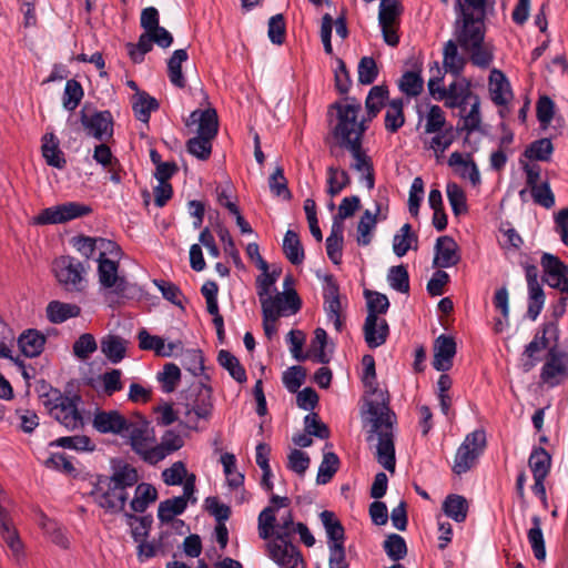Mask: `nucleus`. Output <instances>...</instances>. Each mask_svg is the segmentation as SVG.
I'll list each match as a JSON object with an SVG mask.
<instances>
[{"mask_svg": "<svg viewBox=\"0 0 568 568\" xmlns=\"http://www.w3.org/2000/svg\"><path fill=\"white\" fill-rule=\"evenodd\" d=\"M364 372L362 381L369 393L367 400V419L371 424V434L367 438L375 447L377 462L388 471L394 473L396 466L393 425L395 415L388 407V396L376 385L375 361L372 355H364L362 359Z\"/></svg>", "mask_w": 568, "mask_h": 568, "instance_id": "nucleus-1", "label": "nucleus"}, {"mask_svg": "<svg viewBox=\"0 0 568 568\" xmlns=\"http://www.w3.org/2000/svg\"><path fill=\"white\" fill-rule=\"evenodd\" d=\"M336 110V124L332 131L336 146L342 149L361 143L367 130V120L359 119L362 105L355 99L347 98L332 105Z\"/></svg>", "mask_w": 568, "mask_h": 568, "instance_id": "nucleus-2", "label": "nucleus"}, {"mask_svg": "<svg viewBox=\"0 0 568 568\" xmlns=\"http://www.w3.org/2000/svg\"><path fill=\"white\" fill-rule=\"evenodd\" d=\"M81 398L78 395H63L59 389H50L42 396V403L51 417L69 430L83 426V417L79 410Z\"/></svg>", "mask_w": 568, "mask_h": 568, "instance_id": "nucleus-3", "label": "nucleus"}, {"mask_svg": "<svg viewBox=\"0 0 568 568\" xmlns=\"http://www.w3.org/2000/svg\"><path fill=\"white\" fill-rule=\"evenodd\" d=\"M98 276L100 290L104 298L112 304L115 298L123 297L129 288L126 278L119 274V264L105 256L98 257Z\"/></svg>", "mask_w": 568, "mask_h": 568, "instance_id": "nucleus-4", "label": "nucleus"}, {"mask_svg": "<svg viewBox=\"0 0 568 568\" xmlns=\"http://www.w3.org/2000/svg\"><path fill=\"white\" fill-rule=\"evenodd\" d=\"M486 447V434L483 429H476L466 435L458 447L453 471L457 475L467 473L475 464Z\"/></svg>", "mask_w": 568, "mask_h": 568, "instance_id": "nucleus-5", "label": "nucleus"}, {"mask_svg": "<svg viewBox=\"0 0 568 568\" xmlns=\"http://www.w3.org/2000/svg\"><path fill=\"white\" fill-rule=\"evenodd\" d=\"M123 437L129 438L132 449L149 463V455L155 443V433L151 423L142 416L128 419V427Z\"/></svg>", "mask_w": 568, "mask_h": 568, "instance_id": "nucleus-6", "label": "nucleus"}, {"mask_svg": "<svg viewBox=\"0 0 568 568\" xmlns=\"http://www.w3.org/2000/svg\"><path fill=\"white\" fill-rule=\"evenodd\" d=\"M485 18L471 12L458 14L455 26L456 42L463 48H476L485 40Z\"/></svg>", "mask_w": 568, "mask_h": 568, "instance_id": "nucleus-7", "label": "nucleus"}, {"mask_svg": "<svg viewBox=\"0 0 568 568\" xmlns=\"http://www.w3.org/2000/svg\"><path fill=\"white\" fill-rule=\"evenodd\" d=\"M346 150L351 153L353 159L351 163V169L361 174L359 181L365 183L368 190L374 189L375 186V178H374V166L371 156L363 149V143L352 144L349 146L342 148L337 150L332 146L329 152L331 155L334 156L337 161H341L344 158V151Z\"/></svg>", "mask_w": 568, "mask_h": 568, "instance_id": "nucleus-8", "label": "nucleus"}, {"mask_svg": "<svg viewBox=\"0 0 568 568\" xmlns=\"http://www.w3.org/2000/svg\"><path fill=\"white\" fill-rule=\"evenodd\" d=\"M57 280L68 291H81L87 268L84 264L72 256H60L53 262Z\"/></svg>", "mask_w": 568, "mask_h": 568, "instance_id": "nucleus-9", "label": "nucleus"}, {"mask_svg": "<svg viewBox=\"0 0 568 568\" xmlns=\"http://www.w3.org/2000/svg\"><path fill=\"white\" fill-rule=\"evenodd\" d=\"M90 212L91 209L88 205L78 202H67L42 210L33 217V223L38 225L60 224L87 215Z\"/></svg>", "mask_w": 568, "mask_h": 568, "instance_id": "nucleus-10", "label": "nucleus"}, {"mask_svg": "<svg viewBox=\"0 0 568 568\" xmlns=\"http://www.w3.org/2000/svg\"><path fill=\"white\" fill-rule=\"evenodd\" d=\"M195 493V476L191 474L184 481L183 495L165 499L159 504L158 518L162 523H170L178 515H181L186 509L187 503H196L194 497Z\"/></svg>", "mask_w": 568, "mask_h": 568, "instance_id": "nucleus-11", "label": "nucleus"}, {"mask_svg": "<svg viewBox=\"0 0 568 568\" xmlns=\"http://www.w3.org/2000/svg\"><path fill=\"white\" fill-rule=\"evenodd\" d=\"M92 496L105 511L118 514L124 509L129 494L103 477L98 481Z\"/></svg>", "mask_w": 568, "mask_h": 568, "instance_id": "nucleus-12", "label": "nucleus"}, {"mask_svg": "<svg viewBox=\"0 0 568 568\" xmlns=\"http://www.w3.org/2000/svg\"><path fill=\"white\" fill-rule=\"evenodd\" d=\"M568 377V354L552 344L549 347L546 362L541 368V381L555 387Z\"/></svg>", "mask_w": 568, "mask_h": 568, "instance_id": "nucleus-13", "label": "nucleus"}, {"mask_svg": "<svg viewBox=\"0 0 568 568\" xmlns=\"http://www.w3.org/2000/svg\"><path fill=\"white\" fill-rule=\"evenodd\" d=\"M261 306L262 313H267L270 317L290 316L300 311L301 300L295 290H287L274 296L265 297Z\"/></svg>", "mask_w": 568, "mask_h": 568, "instance_id": "nucleus-14", "label": "nucleus"}, {"mask_svg": "<svg viewBox=\"0 0 568 568\" xmlns=\"http://www.w3.org/2000/svg\"><path fill=\"white\" fill-rule=\"evenodd\" d=\"M268 556L281 568L305 565L300 550L290 540H272L267 544Z\"/></svg>", "mask_w": 568, "mask_h": 568, "instance_id": "nucleus-15", "label": "nucleus"}, {"mask_svg": "<svg viewBox=\"0 0 568 568\" xmlns=\"http://www.w3.org/2000/svg\"><path fill=\"white\" fill-rule=\"evenodd\" d=\"M478 95L470 89V83L466 79L453 81L447 88L440 91L437 101H444L445 105L450 109H464Z\"/></svg>", "mask_w": 568, "mask_h": 568, "instance_id": "nucleus-16", "label": "nucleus"}, {"mask_svg": "<svg viewBox=\"0 0 568 568\" xmlns=\"http://www.w3.org/2000/svg\"><path fill=\"white\" fill-rule=\"evenodd\" d=\"M81 123L87 133L103 141L113 134V118L110 111H97L92 114L82 113Z\"/></svg>", "mask_w": 568, "mask_h": 568, "instance_id": "nucleus-17", "label": "nucleus"}, {"mask_svg": "<svg viewBox=\"0 0 568 568\" xmlns=\"http://www.w3.org/2000/svg\"><path fill=\"white\" fill-rule=\"evenodd\" d=\"M324 311L327 320L334 324L337 332L343 328L342 321V303L339 300L338 285L333 276L325 277V285L323 290Z\"/></svg>", "mask_w": 568, "mask_h": 568, "instance_id": "nucleus-18", "label": "nucleus"}, {"mask_svg": "<svg viewBox=\"0 0 568 568\" xmlns=\"http://www.w3.org/2000/svg\"><path fill=\"white\" fill-rule=\"evenodd\" d=\"M559 328L554 322L544 324L542 331L538 332L534 339L526 346L525 355L532 359L529 364H525L526 369H530L536 364L535 355L545 348H549L552 344L558 345Z\"/></svg>", "mask_w": 568, "mask_h": 568, "instance_id": "nucleus-19", "label": "nucleus"}, {"mask_svg": "<svg viewBox=\"0 0 568 568\" xmlns=\"http://www.w3.org/2000/svg\"><path fill=\"white\" fill-rule=\"evenodd\" d=\"M93 428L101 434L124 436L128 418L119 410H97L92 420Z\"/></svg>", "mask_w": 568, "mask_h": 568, "instance_id": "nucleus-20", "label": "nucleus"}, {"mask_svg": "<svg viewBox=\"0 0 568 568\" xmlns=\"http://www.w3.org/2000/svg\"><path fill=\"white\" fill-rule=\"evenodd\" d=\"M73 246L85 257H93L94 253L99 252V257L105 256L106 253L118 255L119 246L106 239L102 237H90V236H77L73 237Z\"/></svg>", "mask_w": 568, "mask_h": 568, "instance_id": "nucleus-21", "label": "nucleus"}, {"mask_svg": "<svg viewBox=\"0 0 568 568\" xmlns=\"http://www.w3.org/2000/svg\"><path fill=\"white\" fill-rule=\"evenodd\" d=\"M186 125H196L197 135L207 136L214 139L219 131V119L215 109L207 108L205 110H194Z\"/></svg>", "mask_w": 568, "mask_h": 568, "instance_id": "nucleus-22", "label": "nucleus"}, {"mask_svg": "<svg viewBox=\"0 0 568 568\" xmlns=\"http://www.w3.org/2000/svg\"><path fill=\"white\" fill-rule=\"evenodd\" d=\"M364 339L369 348H377L385 344L389 326L385 318L367 315L363 326Z\"/></svg>", "mask_w": 568, "mask_h": 568, "instance_id": "nucleus-23", "label": "nucleus"}, {"mask_svg": "<svg viewBox=\"0 0 568 568\" xmlns=\"http://www.w3.org/2000/svg\"><path fill=\"white\" fill-rule=\"evenodd\" d=\"M460 260L458 246L455 240L448 235L437 239L435 244V256L433 265L435 267H452Z\"/></svg>", "mask_w": 568, "mask_h": 568, "instance_id": "nucleus-24", "label": "nucleus"}, {"mask_svg": "<svg viewBox=\"0 0 568 568\" xmlns=\"http://www.w3.org/2000/svg\"><path fill=\"white\" fill-rule=\"evenodd\" d=\"M455 354L456 343L454 338L444 334L438 336L434 344V368L438 372L450 369Z\"/></svg>", "mask_w": 568, "mask_h": 568, "instance_id": "nucleus-25", "label": "nucleus"}, {"mask_svg": "<svg viewBox=\"0 0 568 568\" xmlns=\"http://www.w3.org/2000/svg\"><path fill=\"white\" fill-rule=\"evenodd\" d=\"M184 445V440L180 433L175 430H166L161 437L159 444L154 443L153 449L149 455V464H156L163 460L166 456L179 450Z\"/></svg>", "mask_w": 568, "mask_h": 568, "instance_id": "nucleus-26", "label": "nucleus"}, {"mask_svg": "<svg viewBox=\"0 0 568 568\" xmlns=\"http://www.w3.org/2000/svg\"><path fill=\"white\" fill-rule=\"evenodd\" d=\"M41 152L48 165L62 170L67 165L64 153L60 149V141L52 132H48L41 140Z\"/></svg>", "mask_w": 568, "mask_h": 568, "instance_id": "nucleus-27", "label": "nucleus"}, {"mask_svg": "<svg viewBox=\"0 0 568 568\" xmlns=\"http://www.w3.org/2000/svg\"><path fill=\"white\" fill-rule=\"evenodd\" d=\"M489 94L497 105H506L513 97L507 78L497 69H493L489 74Z\"/></svg>", "mask_w": 568, "mask_h": 568, "instance_id": "nucleus-28", "label": "nucleus"}, {"mask_svg": "<svg viewBox=\"0 0 568 568\" xmlns=\"http://www.w3.org/2000/svg\"><path fill=\"white\" fill-rule=\"evenodd\" d=\"M448 165L454 168L463 179H468L473 185L480 182V174L470 154L466 156L459 152H453L448 159Z\"/></svg>", "mask_w": 568, "mask_h": 568, "instance_id": "nucleus-29", "label": "nucleus"}, {"mask_svg": "<svg viewBox=\"0 0 568 568\" xmlns=\"http://www.w3.org/2000/svg\"><path fill=\"white\" fill-rule=\"evenodd\" d=\"M467 63V59L459 53L457 42L448 40L443 49V68L446 73L459 77Z\"/></svg>", "mask_w": 568, "mask_h": 568, "instance_id": "nucleus-30", "label": "nucleus"}, {"mask_svg": "<svg viewBox=\"0 0 568 568\" xmlns=\"http://www.w3.org/2000/svg\"><path fill=\"white\" fill-rule=\"evenodd\" d=\"M128 341L119 335L108 334L100 341V348L112 363H120L126 355Z\"/></svg>", "mask_w": 568, "mask_h": 568, "instance_id": "nucleus-31", "label": "nucleus"}, {"mask_svg": "<svg viewBox=\"0 0 568 568\" xmlns=\"http://www.w3.org/2000/svg\"><path fill=\"white\" fill-rule=\"evenodd\" d=\"M0 534L3 541L7 544L9 549L12 552V556L17 561H20L23 557L22 551V542L16 531V529L11 526L10 520L7 516L6 510L0 506Z\"/></svg>", "mask_w": 568, "mask_h": 568, "instance_id": "nucleus-32", "label": "nucleus"}, {"mask_svg": "<svg viewBox=\"0 0 568 568\" xmlns=\"http://www.w3.org/2000/svg\"><path fill=\"white\" fill-rule=\"evenodd\" d=\"M381 214V205L375 204V213L366 210L359 219L357 224V244L367 246L373 240V233L377 225V216Z\"/></svg>", "mask_w": 568, "mask_h": 568, "instance_id": "nucleus-33", "label": "nucleus"}, {"mask_svg": "<svg viewBox=\"0 0 568 568\" xmlns=\"http://www.w3.org/2000/svg\"><path fill=\"white\" fill-rule=\"evenodd\" d=\"M132 109L135 118L148 124L150 115L159 109V102L145 91H138L132 97Z\"/></svg>", "mask_w": 568, "mask_h": 568, "instance_id": "nucleus-34", "label": "nucleus"}, {"mask_svg": "<svg viewBox=\"0 0 568 568\" xmlns=\"http://www.w3.org/2000/svg\"><path fill=\"white\" fill-rule=\"evenodd\" d=\"M111 484L120 487L122 490L135 486L139 481L138 470L129 464H119L113 467L111 476L105 477Z\"/></svg>", "mask_w": 568, "mask_h": 568, "instance_id": "nucleus-35", "label": "nucleus"}, {"mask_svg": "<svg viewBox=\"0 0 568 568\" xmlns=\"http://www.w3.org/2000/svg\"><path fill=\"white\" fill-rule=\"evenodd\" d=\"M418 237L412 232V225L406 223L399 231L394 235L393 239V251L398 257H403L406 253L413 248L417 250Z\"/></svg>", "mask_w": 568, "mask_h": 568, "instance_id": "nucleus-36", "label": "nucleus"}, {"mask_svg": "<svg viewBox=\"0 0 568 568\" xmlns=\"http://www.w3.org/2000/svg\"><path fill=\"white\" fill-rule=\"evenodd\" d=\"M320 519L326 532L327 545L345 541L344 527L333 511L323 510L320 514Z\"/></svg>", "mask_w": 568, "mask_h": 568, "instance_id": "nucleus-37", "label": "nucleus"}, {"mask_svg": "<svg viewBox=\"0 0 568 568\" xmlns=\"http://www.w3.org/2000/svg\"><path fill=\"white\" fill-rule=\"evenodd\" d=\"M189 59L185 49L175 50L168 60V77L170 82L180 89L186 85V80L182 72V63Z\"/></svg>", "mask_w": 568, "mask_h": 568, "instance_id": "nucleus-38", "label": "nucleus"}, {"mask_svg": "<svg viewBox=\"0 0 568 568\" xmlns=\"http://www.w3.org/2000/svg\"><path fill=\"white\" fill-rule=\"evenodd\" d=\"M81 308L75 304L52 301L47 306V317L51 323L60 324L69 318L77 317Z\"/></svg>", "mask_w": 568, "mask_h": 568, "instance_id": "nucleus-39", "label": "nucleus"}, {"mask_svg": "<svg viewBox=\"0 0 568 568\" xmlns=\"http://www.w3.org/2000/svg\"><path fill=\"white\" fill-rule=\"evenodd\" d=\"M344 243V226L332 223L329 235L326 237V253L328 258L336 265L342 262Z\"/></svg>", "mask_w": 568, "mask_h": 568, "instance_id": "nucleus-40", "label": "nucleus"}, {"mask_svg": "<svg viewBox=\"0 0 568 568\" xmlns=\"http://www.w3.org/2000/svg\"><path fill=\"white\" fill-rule=\"evenodd\" d=\"M156 498V489L151 484L141 483L135 487L134 497L130 503V507L134 513H143Z\"/></svg>", "mask_w": 568, "mask_h": 568, "instance_id": "nucleus-41", "label": "nucleus"}, {"mask_svg": "<svg viewBox=\"0 0 568 568\" xmlns=\"http://www.w3.org/2000/svg\"><path fill=\"white\" fill-rule=\"evenodd\" d=\"M44 343L45 337L36 329L24 332L18 339L19 347L27 357H36L40 355Z\"/></svg>", "mask_w": 568, "mask_h": 568, "instance_id": "nucleus-42", "label": "nucleus"}, {"mask_svg": "<svg viewBox=\"0 0 568 568\" xmlns=\"http://www.w3.org/2000/svg\"><path fill=\"white\" fill-rule=\"evenodd\" d=\"M443 511L456 523H463L468 513L467 499L460 495H448L443 503Z\"/></svg>", "mask_w": 568, "mask_h": 568, "instance_id": "nucleus-43", "label": "nucleus"}, {"mask_svg": "<svg viewBox=\"0 0 568 568\" xmlns=\"http://www.w3.org/2000/svg\"><path fill=\"white\" fill-rule=\"evenodd\" d=\"M283 252L286 258L294 265L304 261V248L296 232L287 230L283 239Z\"/></svg>", "mask_w": 568, "mask_h": 568, "instance_id": "nucleus-44", "label": "nucleus"}, {"mask_svg": "<svg viewBox=\"0 0 568 568\" xmlns=\"http://www.w3.org/2000/svg\"><path fill=\"white\" fill-rule=\"evenodd\" d=\"M528 465L534 477L546 478L550 471L551 457L545 448L537 447L532 449Z\"/></svg>", "mask_w": 568, "mask_h": 568, "instance_id": "nucleus-45", "label": "nucleus"}, {"mask_svg": "<svg viewBox=\"0 0 568 568\" xmlns=\"http://www.w3.org/2000/svg\"><path fill=\"white\" fill-rule=\"evenodd\" d=\"M351 184L348 172L338 165L327 168V193L333 197Z\"/></svg>", "mask_w": 568, "mask_h": 568, "instance_id": "nucleus-46", "label": "nucleus"}, {"mask_svg": "<svg viewBox=\"0 0 568 568\" xmlns=\"http://www.w3.org/2000/svg\"><path fill=\"white\" fill-rule=\"evenodd\" d=\"M404 103L402 99L392 100L386 106L385 113V128L387 131L395 133L405 123L404 118Z\"/></svg>", "mask_w": 568, "mask_h": 568, "instance_id": "nucleus-47", "label": "nucleus"}, {"mask_svg": "<svg viewBox=\"0 0 568 568\" xmlns=\"http://www.w3.org/2000/svg\"><path fill=\"white\" fill-rule=\"evenodd\" d=\"M468 105L470 106L469 110H467V105H465L464 109L458 110L459 116L463 121V130L467 131V133H471L474 131H477L481 123L479 98H475L473 101L468 103Z\"/></svg>", "mask_w": 568, "mask_h": 568, "instance_id": "nucleus-48", "label": "nucleus"}, {"mask_svg": "<svg viewBox=\"0 0 568 568\" xmlns=\"http://www.w3.org/2000/svg\"><path fill=\"white\" fill-rule=\"evenodd\" d=\"M532 527L528 530V541L531 546L532 552L538 560H545L546 548L541 530V519L539 516L531 517Z\"/></svg>", "mask_w": 568, "mask_h": 568, "instance_id": "nucleus-49", "label": "nucleus"}, {"mask_svg": "<svg viewBox=\"0 0 568 568\" xmlns=\"http://www.w3.org/2000/svg\"><path fill=\"white\" fill-rule=\"evenodd\" d=\"M217 362L236 382H246V372L240 361L232 353L225 349L220 351Z\"/></svg>", "mask_w": 568, "mask_h": 568, "instance_id": "nucleus-50", "label": "nucleus"}, {"mask_svg": "<svg viewBox=\"0 0 568 568\" xmlns=\"http://www.w3.org/2000/svg\"><path fill=\"white\" fill-rule=\"evenodd\" d=\"M339 467V458L333 452H324L323 459L320 464L316 483L318 485L327 484Z\"/></svg>", "mask_w": 568, "mask_h": 568, "instance_id": "nucleus-51", "label": "nucleus"}, {"mask_svg": "<svg viewBox=\"0 0 568 568\" xmlns=\"http://www.w3.org/2000/svg\"><path fill=\"white\" fill-rule=\"evenodd\" d=\"M49 446L68 448L75 452H93L95 448V445L92 443V440L84 435L60 437L51 442Z\"/></svg>", "mask_w": 568, "mask_h": 568, "instance_id": "nucleus-52", "label": "nucleus"}, {"mask_svg": "<svg viewBox=\"0 0 568 568\" xmlns=\"http://www.w3.org/2000/svg\"><path fill=\"white\" fill-rule=\"evenodd\" d=\"M161 388L164 393H172L178 387L181 379V369L174 363H166L162 372L156 375Z\"/></svg>", "mask_w": 568, "mask_h": 568, "instance_id": "nucleus-53", "label": "nucleus"}, {"mask_svg": "<svg viewBox=\"0 0 568 568\" xmlns=\"http://www.w3.org/2000/svg\"><path fill=\"white\" fill-rule=\"evenodd\" d=\"M180 362L193 376H200L204 371L203 355L200 349H183L180 353Z\"/></svg>", "mask_w": 568, "mask_h": 568, "instance_id": "nucleus-54", "label": "nucleus"}, {"mask_svg": "<svg viewBox=\"0 0 568 568\" xmlns=\"http://www.w3.org/2000/svg\"><path fill=\"white\" fill-rule=\"evenodd\" d=\"M554 152L550 139L542 138L531 142L525 150L524 155L529 160L549 161Z\"/></svg>", "mask_w": 568, "mask_h": 568, "instance_id": "nucleus-55", "label": "nucleus"}, {"mask_svg": "<svg viewBox=\"0 0 568 568\" xmlns=\"http://www.w3.org/2000/svg\"><path fill=\"white\" fill-rule=\"evenodd\" d=\"M446 193L454 215L465 214L467 212V202L463 189L457 183L449 182L446 185Z\"/></svg>", "mask_w": 568, "mask_h": 568, "instance_id": "nucleus-56", "label": "nucleus"}, {"mask_svg": "<svg viewBox=\"0 0 568 568\" xmlns=\"http://www.w3.org/2000/svg\"><path fill=\"white\" fill-rule=\"evenodd\" d=\"M387 98L388 90L385 87L375 85L369 90L365 101L368 121L379 112Z\"/></svg>", "mask_w": 568, "mask_h": 568, "instance_id": "nucleus-57", "label": "nucleus"}, {"mask_svg": "<svg viewBox=\"0 0 568 568\" xmlns=\"http://www.w3.org/2000/svg\"><path fill=\"white\" fill-rule=\"evenodd\" d=\"M221 463L231 488H237L243 485L244 475L236 470V458L233 454L225 453L221 456Z\"/></svg>", "mask_w": 568, "mask_h": 568, "instance_id": "nucleus-58", "label": "nucleus"}, {"mask_svg": "<svg viewBox=\"0 0 568 568\" xmlns=\"http://www.w3.org/2000/svg\"><path fill=\"white\" fill-rule=\"evenodd\" d=\"M387 281L392 288L400 293L409 291V275L405 265L392 266L388 270Z\"/></svg>", "mask_w": 568, "mask_h": 568, "instance_id": "nucleus-59", "label": "nucleus"}, {"mask_svg": "<svg viewBox=\"0 0 568 568\" xmlns=\"http://www.w3.org/2000/svg\"><path fill=\"white\" fill-rule=\"evenodd\" d=\"M153 41L149 32H143L138 40L136 44L128 43V53L134 63H141L144 55L152 50Z\"/></svg>", "mask_w": 568, "mask_h": 568, "instance_id": "nucleus-60", "label": "nucleus"}, {"mask_svg": "<svg viewBox=\"0 0 568 568\" xmlns=\"http://www.w3.org/2000/svg\"><path fill=\"white\" fill-rule=\"evenodd\" d=\"M424 88V81L419 73L405 72L399 80V89L408 97H417Z\"/></svg>", "mask_w": 568, "mask_h": 568, "instance_id": "nucleus-61", "label": "nucleus"}, {"mask_svg": "<svg viewBox=\"0 0 568 568\" xmlns=\"http://www.w3.org/2000/svg\"><path fill=\"white\" fill-rule=\"evenodd\" d=\"M212 138L196 135L187 141V151L199 160L205 161L212 152Z\"/></svg>", "mask_w": 568, "mask_h": 568, "instance_id": "nucleus-62", "label": "nucleus"}, {"mask_svg": "<svg viewBox=\"0 0 568 568\" xmlns=\"http://www.w3.org/2000/svg\"><path fill=\"white\" fill-rule=\"evenodd\" d=\"M83 98V89L77 80H68L63 92V106L68 111H73L80 104Z\"/></svg>", "mask_w": 568, "mask_h": 568, "instance_id": "nucleus-63", "label": "nucleus"}, {"mask_svg": "<svg viewBox=\"0 0 568 568\" xmlns=\"http://www.w3.org/2000/svg\"><path fill=\"white\" fill-rule=\"evenodd\" d=\"M73 354L81 361H85L98 349V344L94 336L90 333H84L73 343Z\"/></svg>", "mask_w": 568, "mask_h": 568, "instance_id": "nucleus-64", "label": "nucleus"}]
</instances>
